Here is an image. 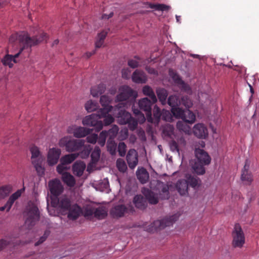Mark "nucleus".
Returning <instances> with one entry per match:
<instances>
[{
	"mask_svg": "<svg viewBox=\"0 0 259 259\" xmlns=\"http://www.w3.org/2000/svg\"><path fill=\"white\" fill-rule=\"evenodd\" d=\"M147 6V8H150L151 9H155L157 11H167L169 9V7L166 6L164 4H152L150 3H147L146 4Z\"/></svg>",
	"mask_w": 259,
	"mask_h": 259,
	"instance_id": "a19ab883",
	"label": "nucleus"
},
{
	"mask_svg": "<svg viewBox=\"0 0 259 259\" xmlns=\"http://www.w3.org/2000/svg\"><path fill=\"white\" fill-rule=\"evenodd\" d=\"M82 213V209L76 204H72L67 211V217L71 220H76Z\"/></svg>",
	"mask_w": 259,
	"mask_h": 259,
	"instance_id": "412c9836",
	"label": "nucleus"
},
{
	"mask_svg": "<svg viewBox=\"0 0 259 259\" xmlns=\"http://www.w3.org/2000/svg\"><path fill=\"white\" fill-rule=\"evenodd\" d=\"M181 105H183L187 109L192 107L193 104L191 99L187 96H183L181 100Z\"/></svg>",
	"mask_w": 259,
	"mask_h": 259,
	"instance_id": "603ef678",
	"label": "nucleus"
},
{
	"mask_svg": "<svg viewBox=\"0 0 259 259\" xmlns=\"http://www.w3.org/2000/svg\"><path fill=\"white\" fill-rule=\"evenodd\" d=\"M133 113L136 116H137L141 122H143L145 121L146 118L144 116V114H143L141 111L138 109H136L135 108H133Z\"/></svg>",
	"mask_w": 259,
	"mask_h": 259,
	"instance_id": "e2e57ef3",
	"label": "nucleus"
},
{
	"mask_svg": "<svg viewBox=\"0 0 259 259\" xmlns=\"http://www.w3.org/2000/svg\"><path fill=\"white\" fill-rule=\"evenodd\" d=\"M59 144L61 147H65L67 151L72 152L82 148L84 142L82 140H73L70 137H65L60 140Z\"/></svg>",
	"mask_w": 259,
	"mask_h": 259,
	"instance_id": "20e7f679",
	"label": "nucleus"
},
{
	"mask_svg": "<svg viewBox=\"0 0 259 259\" xmlns=\"http://www.w3.org/2000/svg\"><path fill=\"white\" fill-rule=\"evenodd\" d=\"M153 116H152V120L151 121L149 122L150 123H153L158 124L159 122L160 119L161 118L162 111L157 105H155L154 106L153 109Z\"/></svg>",
	"mask_w": 259,
	"mask_h": 259,
	"instance_id": "2f4dec72",
	"label": "nucleus"
},
{
	"mask_svg": "<svg viewBox=\"0 0 259 259\" xmlns=\"http://www.w3.org/2000/svg\"><path fill=\"white\" fill-rule=\"evenodd\" d=\"M93 130H95L94 127L91 130L83 127H77L73 129L72 133L75 137L79 138L88 136Z\"/></svg>",
	"mask_w": 259,
	"mask_h": 259,
	"instance_id": "b1692460",
	"label": "nucleus"
},
{
	"mask_svg": "<svg viewBox=\"0 0 259 259\" xmlns=\"http://www.w3.org/2000/svg\"><path fill=\"white\" fill-rule=\"evenodd\" d=\"M250 162L248 160H246L243 169L242 171L241 180L244 181L247 184H250L252 181V177L251 173L248 171Z\"/></svg>",
	"mask_w": 259,
	"mask_h": 259,
	"instance_id": "4be33fe9",
	"label": "nucleus"
},
{
	"mask_svg": "<svg viewBox=\"0 0 259 259\" xmlns=\"http://www.w3.org/2000/svg\"><path fill=\"white\" fill-rule=\"evenodd\" d=\"M52 204L54 207H57L63 214H66L72 205L70 198L66 195L61 196L59 198H52Z\"/></svg>",
	"mask_w": 259,
	"mask_h": 259,
	"instance_id": "6e6552de",
	"label": "nucleus"
},
{
	"mask_svg": "<svg viewBox=\"0 0 259 259\" xmlns=\"http://www.w3.org/2000/svg\"><path fill=\"white\" fill-rule=\"evenodd\" d=\"M118 130V127L117 125H114L111 129L107 131V135L109 137V138L114 139L116 137Z\"/></svg>",
	"mask_w": 259,
	"mask_h": 259,
	"instance_id": "bf43d9fd",
	"label": "nucleus"
},
{
	"mask_svg": "<svg viewBox=\"0 0 259 259\" xmlns=\"http://www.w3.org/2000/svg\"><path fill=\"white\" fill-rule=\"evenodd\" d=\"M98 104L92 100L88 101L85 104V109L89 112H91L96 110L98 108Z\"/></svg>",
	"mask_w": 259,
	"mask_h": 259,
	"instance_id": "09e8293b",
	"label": "nucleus"
},
{
	"mask_svg": "<svg viewBox=\"0 0 259 259\" xmlns=\"http://www.w3.org/2000/svg\"><path fill=\"white\" fill-rule=\"evenodd\" d=\"M30 152L32 154V163L34 165L36 170L37 171H39V170L42 169L41 165L42 162V158L40 156V151L38 147L35 146H32L30 148Z\"/></svg>",
	"mask_w": 259,
	"mask_h": 259,
	"instance_id": "ddd939ff",
	"label": "nucleus"
},
{
	"mask_svg": "<svg viewBox=\"0 0 259 259\" xmlns=\"http://www.w3.org/2000/svg\"><path fill=\"white\" fill-rule=\"evenodd\" d=\"M126 148V146L124 142H119L118 146V152L120 156L123 157L125 155Z\"/></svg>",
	"mask_w": 259,
	"mask_h": 259,
	"instance_id": "052dcab7",
	"label": "nucleus"
},
{
	"mask_svg": "<svg viewBox=\"0 0 259 259\" xmlns=\"http://www.w3.org/2000/svg\"><path fill=\"white\" fill-rule=\"evenodd\" d=\"M187 122L185 121H179L177 123V128L180 131H182L186 134H189L191 131L190 127L187 125Z\"/></svg>",
	"mask_w": 259,
	"mask_h": 259,
	"instance_id": "a18cd8bd",
	"label": "nucleus"
},
{
	"mask_svg": "<svg viewBox=\"0 0 259 259\" xmlns=\"http://www.w3.org/2000/svg\"><path fill=\"white\" fill-rule=\"evenodd\" d=\"M102 118H104V124L106 125L111 124L114 120L113 116L109 114V113L103 114L98 111L97 113L85 116L83 119L82 123L84 125L94 127L95 130L98 132L103 128V122L100 120Z\"/></svg>",
	"mask_w": 259,
	"mask_h": 259,
	"instance_id": "f03ea898",
	"label": "nucleus"
},
{
	"mask_svg": "<svg viewBox=\"0 0 259 259\" xmlns=\"http://www.w3.org/2000/svg\"><path fill=\"white\" fill-rule=\"evenodd\" d=\"M136 174L138 179L142 184H145L149 179V173L144 167L138 168Z\"/></svg>",
	"mask_w": 259,
	"mask_h": 259,
	"instance_id": "bb28decb",
	"label": "nucleus"
},
{
	"mask_svg": "<svg viewBox=\"0 0 259 259\" xmlns=\"http://www.w3.org/2000/svg\"><path fill=\"white\" fill-rule=\"evenodd\" d=\"M206 164L202 163V162L196 161L192 166V168L195 172L198 175H203L205 173V170L204 167Z\"/></svg>",
	"mask_w": 259,
	"mask_h": 259,
	"instance_id": "58836bf2",
	"label": "nucleus"
},
{
	"mask_svg": "<svg viewBox=\"0 0 259 259\" xmlns=\"http://www.w3.org/2000/svg\"><path fill=\"white\" fill-rule=\"evenodd\" d=\"M107 148L111 155H114L116 154V144L114 139L109 138L107 142Z\"/></svg>",
	"mask_w": 259,
	"mask_h": 259,
	"instance_id": "c03bdc74",
	"label": "nucleus"
},
{
	"mask_svg": "<svg viewBox=\"0 0 259 259\" xmlns=\"http://www.w3.org/2000/svg\"><path fill=\"white\" fill-rule=\"evenodd\" d=\"M143 194L145 196L150 204H156L158 202V200L155 194L149 189H144L142 191Z\"/></svg>",
	"mask_w": 259,
	"mask_h": 259,
	"instance_id": "c756f323",
	"label": "nucleus"
},
{
	"mask_svg": "<svg viewBox=\"0 0 259 259\" xmlns=\"http://www.w3.org/2000/svg\"><path fill=\"white\" fill-rule=\"evenodd\" d=\"M98 139V135L96 134L88 135L86 138L87 142L91 144H95Z\"/></svg>",
	"mask_w": 259,
	"mask_h": 259,
	"instance_id": "69168bd1",
	"label": "nucleus"
},
{
	"mask_svg": "<svg viewBox=\"0 0 259 259\" xmlns=\"http://www.w3.org/2000/svg\"><path fill=\"white\" fill-rule=\"evenodd\" d=\"M180 215L175 213L172 215L166 217L161 220L155 221L151 224V229L150 231L153 232L157 230L164 229L166 227L172 225L178 220Z\"/></svg>",
	"mask_w": 259,
	"mask_h": 259,
	"instance_id": "0eeeda50",
	"label": "nucleus"
},
{
	"mask_svg": "<svg viewBox=\"0 0 259 259\" xmlns=\"http://www.w3.org/2000/svg\"><path fill=\"white\" fill-rule=\"evenodd\" d=\"M134 211V208L131 205L118 204L111 208L110 214L113 218H118L122 217L126 213H133Z\"/></svg>",
	"mask_w": 259,
	"mask_h": 259,
	"instance_id": "1a4fd4ad",
	"label": "nucleus"
},
{
	"mask_svg": "<svg viewBox=\"0 0 259 259\" xmlns=\"http://www.w3.org/2000/svg\"><path fill=\"white\" fill-rule=\"evenodd\" d=\"M48 186L51 194L54 198H58V197L63 192L64 188L60 181L58 179H54L49 182Z\"/></svg>",
	"mask_w": 259,
	"mask_h": 259,
	"instance_id": "f8f14e48",
	"label": "nucleus"
},
{
	"mask_svg": "<svg viewBox=\"0 0 259 259\" xmlns=\"http://www.w3.org/2000/svg\"><path fill=\"white\" fill-rule=\"evenodd\" d=\"M61 150L53 148L50 149L47 157V161L49 165H54L57 163L61 155Z\"/></svg>",
	"mask_w": 259,
	"mask_h": 259,
	"instance_id": "2eb2a0df",
	"label": "nucleus"
},
{
	"mask_svg": "<svg viewBox=\"0 0 259 259\" xmlns=\"http://www.w3.org/2000/svg\"><path fill=\"white\" fill-rule=\"evenodd\" d=\"M91 150L92 148H91L90 146H85L81 152L76 154H78V156H79L80 158L85 159L89 157L91 153Z\"/></svg>",
	"mask_w": 259,
	"mask_h": 259,
	"instance_id": "3c124183",
	"label": "nucleus"
},
{
	"mask_svg": "<svg viewBox=\"0 0 259 259\" xmlns=\"http://www.w3.org/2000/svg\"><path fill=\"white\" fill-rule=\"evenodd\" d=\"M24 190L25 188L23 187L22 189L18 190L16 192L11 195L5 205L0 207V211H3L6 210L7 211H9L11 208L14 202L21 196L22 193L24 191Z\"/></svg>",
	"mask_w": 259,
	"mask_h": 259,
	"instance_id": "4468645a",
	"label": "nucleus"
},
{
	"mask_svg": "<svg viewBox=\"0 0 259 259\" xmlns=\"http://www.w3.org/2000/svg\"><path fill=\"white\" fill-rule=\"evenodd\" d=\"M174 133V127L172 125L166 123L162 126V134L165 137H170Z\"/></svg>",
	"mask_w": 259,
	"mask_h": 259,
	"instance_id": "37998d69",
	"label": "nucleus"
},
{
	"mask_svg": "<svg viewBox=\"0 0 259 259\" xmlns=\"http://www.w3.org/2000/svg\"><path fill=\"white\" fill-rule=\"evenodd\" d=\"M100 148L98 147H96L91 155L93 162H96L98 161L100 156Z\"/></svg>",
	"mask_w": 259,
	"mask_h": 259,
	"instance_id": "864d4df0",
	"label": "nucleus"
},
{
	"mask_svg": "<svg viewBox=\"0 0 259 259\" xmlns=\"http://www.w3.org/2000/svg\"><path fill=\"white\" fill-rule=\"evenodd\" d=\"M17 244V241L14 242V240L10 238L2 239L0 240V251L9 245L15 246Z\"/></svg>",
	"mask_w": 259,
	"mask_h": 259,
	"instance_id": "49530a36",
	"label": "nucleus"
},
{
	"mask_svg": "<svg viewBox=\"0 0 259 259\" xmlns=\"http://www.w3.org/2000/svg\"><path fill=\"white\" fill-rule=\"evenodd\" d=\"M187 182L188 183V186L195 188L199 185V182H200L199 179L197 177L189 175L186 177Z\"/></svg>",
	"mask_w": 259,
	"mask_h": 259,
	"instance_id": "4c0bfd02",
	"label": "nucleus"
},
{
	"mask_svg": "<svg viewBox=\"0 0 259 259\" xmlns=\"http://www.w3.org/2000/svg\"><path fill=\"white\" fill-rule=\"evenodd\" d=\"M120 93L117 95L116 100L118 101H124L130 98H136L137 93L127 85H123L119 89Z\"/></svg>",
	"mask_w": 259,
	"mask_h": 259,
	"instance_id": "9b49d317",
	"label": "nucleus"
},
{
	"mask_svg": "<svg viewBox=\"0 0 259 259\" xmlns=\"http://www.w3.org/2000/svg\"><path fill=\"white\" fill-rule=\"evenodd\" d=\"M116 166L118 170L121 172H124L127 169V166L125 161L121 158H119L116 161Z\"/></svg>",
	"mask_w": 259,
	"mask_h": 259,
	"instance_id": "5fc2aeb1",
	"label": "nucleus"
},
{
	"mask_svg": "<svg viewBox=\"0 0 259 259\" xmlns=\"http://www.w3.org/2000/svg\"><path fill=\"white\" fill-rule=\"evenodd\" d=\"M77 157L78 154L76 153L65 155L61 158L60 162H62L63 164H65L66 165L68 164L73 162Z\"/></svg>",
	"mask_w": 259,
	"mask_h": 259,
	"instance_id": "ea45409f",
	"label": "nucleus"
},
{
	"mask_svg": "<svg viewBox=\"0 0 259 259\" xmlns=\"http://www.w3.org/2000/svg\"><path fill=\"white\" fill-rule=\"evenodd\" d=\"M232 245L234 248H241L245 243V238L241 226L236 224L232 232Z\"/></svg>",
	"mask_w": 259,
	"mask_h": 259,
	"instance_id": "423d86ee",
	"label": "nucleus"
},
{
	"mask_svg": "<svg viewBox=\"0 0 259 259\" xmlns=\"http://www.w3.org/2000/svg\"><path fill=\"white\" fill-rule=\"evenodd\" d=\"M176 188L181 195H186L188 194V185L185 179L178 181L176 184Z\"/></svg>",
	"mask_w": 259,
	"mask_h": 259,
	"instance_id": "393cba45",
	"label": "nucleus"
},
{
	"mask_svg": "<svg viewBox=\"0 0 259 259\" xmlns=\"http://www.w3.org/2000/svg\"><path fill=\"white\" fill-rule=\"evenodd\" d=\"M85 164L81 161H76L72 166V171L74 175L77 177L82 175L85 168Z\"/></svg>",
	"mask_w": 259,
	"mask_h": 259,
	"instance_id": "a878e982",
	"label": "nucleus"
},
{
	"mask_svg": "<svg viewBox=\"0 0 259 259\" xmlns=\"http://www.w3.org/2000/svg\"><path fill=\"white\" fill-rule=\"evenodd\" d=\"M106 90V85L101 83L98 85L93 87L91 89V94L94 97H97L102 95Z\"/></svg>",
	"mask_w": 259,
	"mask_h": 259,
	"instance_id": "7c9ffc66",
	"label": "nucleus"
},
{
	"mask_svg": "<svg viewBox=\"0 0 259 259\" xmlns=\"http://www.w3.org/2000/svg\"><path fill=\"white\" fill-rule=\"evenodd\" d=\"M95 206L94 204H87L83 207L82 214L84 217H92L94 215Z\"/></svg>",
	"mask_w": 259,
	"mask_h": 259,
	"instance_id": "e433bc0d",
	"label": "nucleus"
},
{
	"mask_svg": "<svg viewBox=\"0 0 259 259\" xmlns=\"http://www.w3.org/2000/svg\"><path fill=\"white\" fill-rule=\"evenodd\" d=\"M111 100L112 99L108 96H101L100 102L103 108L100 109L98 111L103 114L109 113L113 109V107L109 105Z\"/></svg>",
	"mask_w": 259,
	"mask_h": 259,
	"instance_id": "dca6fc26",
	"label": "nucleus"
},
{
	"mask_svg": "<svg viewBox=\"0 0 259 259\" xmlns=\"http://www.w3.org/2000/svg\"><path fill=\"white\" fill-rule=\"evenodd\" d=\"M169 75L172 78L175 83L177 84L182 90L185 92H188L190 90V88L189 85L186 83L177 73L172 70H169Z\"/></svg>",
	"mask_w": 259,
	"mask_h": 259,
	"instance_id": "a211bd4d",
	"label": "nucleus"
},
{
	"mask_svg": "<svg viewBox=\"0 0 259 259\" xmlns=\"http://www.w3.org/2000/svg\"><path fill=\"white\" fill-rule=\"evenodd\" d=\"M167 102L168 105L171 107V108L179 106L181 105L180 99L179 97L176 95L170 96L168 98Z\"/></svg>",
	"mask_w": 259,
	"mask_h": 259,
	"instance_id": "79ce46f5",
	"label": "nucleus"
},
{
	"mask_svg": "<svg viewBox=\"0 0 259 259\" xmlns=\"http://www.w3.org/2000/svg\"><path fill=\"white\" fill-rule=\"evenodd\" d=\"M135 206L140 209H144L147 207V201L141 195L135 196L133 199Z\"/></svg>",
	"mask_w": 259,
	"mask_h": 259,
	"instance_id": "cd10ccee",
	"label": "nucleus"
},
{
	"mask_svg": "<svg viewBox=\"0 0 259 259\" xmlns=\"http://www.w3.org/2000/svg\"><path fill=\"white\" fill-rule=\"evenodd\" d=\"M66 169H67V167L66 166V164H63L62 162H60V164L58 165V166H57V172L59 174H61L62 175V174L64 172H65L64 171Z\"/></svg>",
	"mask_w": 259,
	"mask_h": 259,
	"instance_id": "338daca9",
	"label": "nucleus"
},
{
	"mask_svg": "<svg viewBox=\"0 0 259 259\" xmlns=\"http://www.w3.org/2000/svg\"><path fill=\"white\" fill-rule=\"evenodd\" d=\"M108 33V31L103 30L98 36V38L104 40Z\"/></svg>",
	"mask_w": 259,
	"mask_h": 259,
	"instance_id": "774afa93",
	"label": "nucleus"
},
{
	"mask_svg": "<svg viewBox=\"0 0 259 259\" xmlns=\"http://www.w3.org/2000/svg\"><path fill=\"white\" fill-rule=\"evenodd\" d=\"M169 148L172 152L180 154V146L178 143L174 140H171L169 143Z\"/></svg>",
	"mask_w": 259,
	"mask_h": 259,
	"instance_id": "13d9d810",
	"label": "nucleus"
},
{
	"mask_svg": "<svg viewBox=\"0 0 259 259\" xmlns=\"http://www.w3.org/2000/svg\"><path fill=\"white\" fill-rule=\"evenodd\" d=\"M155 103H153L152 100L145 97L139 100L138 105L141 110L144 111L146 113L148 121H151L152 119V106Z\"/></svg>",
	"mask_w": 259,
	"mask_h": 259,
	"instance_id": "9d476101",
	"label": "nucleus"
},
{
	"mask_svg": "<svg viewBox=\"0 0 259 259\" xmlns=\"http://www.w3.org/2000/svg\"><path fill=\"white\" fill-rule=\"evenodd\" d=\"M194 135L199 139H205L208 136L207 127L202 123H198L194 125L193 129Z\"/></svg>",
	"mask_w": 259,
	"mask_h": 259,
	"instance_id": "6ab92c4d",
	"label": "nucleus"
},
{
	"mask_svg": "<svg viewBox=\"0 0 259 259\" xmlns=\"http://www.w3.org/2000/svg\"><path fill=\"white\" fill-rule=\"evenodd\" d=\"M142 92L145 96L149 97L153 103H156L157 98L152 89L149 85H145L142 89Z\"/></svg>",
	"mask_w": 259,
	"mask_h": 259,
	"instance_id": "72a5a7b5",
	"label": "nucleus"
},
{
	"mask_svg": "<svg viewBox=\"0 0 259 259\" xmlns=\"http://www.w3.org/2000/svg\"><path fill=\"white\" fill-rule=\"evenodd\" d=\"M195 154L196 161L205 164H209L210 163L211 158L208 153L204 150L196 148L195 151Z\"/></svg>",
	"mask_w": 259,
	"mask_h": 259,
	"instance_id": "aec40b11",
	"label": "nucleus"
},
{
	"mask_svg": "<svg viewBox=\"0 0 259 259\" xmlns=\"http://www.w3.org/2000/svg\"><path fill=\"white\" fill-rule=\"evenodd\" d=\"M132 80L137 83H145L147 81V77L145 73L141 70H136L132 75Z\"/></svg>",
	"mask_w": 259,
	"mask_h": 259,
	"instance_id": "5701e85b",
	"label": "nucleus"
},
{
	"mask_svg": "<svg viewBox=\"0 0 259 259\" xmlns=\"http://www.w3.org/2000/svg\"><path fill=\"white\" fill-rule=\"evenodd\" d=\"M62 180L64 184L70 187H74L75 184L74 177L69 172H64L62 175Z\"/></svg>",
	"mask_w": 259,
	"mask_h": 259,
	"instance_id": "c85d7f7f",
	"label": "nucleus"
},
{
	"mask_svg": "<svg viewBox=\"0 0 259 259\" xmlns=\"http://www.w3.org/2000/svg\"><path fill=\"white\" fill-rule=\"evenodd\" d=\"M135 59H130L128 61V65L132 68H135L139 66V61L141 59L138 56H135Z\"/></svg>",
	"mask_w": 259,
	"mask_h": 259,
	"instance_id": "680f3d73",
	"label": "nucleus"
},
{
	"mask_svg": "<svg viewBox=\"0 0 259 259\" xmlns=\"http://www.w3.org/2000/svg\"><path fill=\"white\" fill-rule=\"evenodd\" d=\"M107 137L109 136L107 135V132L106 131H103L100 134L98 142L101 146L102 147L105 145Z\"/></svg>",
	"mask_w": 259,
	"mask_h": 259,
	"instance_id": "4d7b16f0",
	"label": "nucleus"
},
{
	"mask_svg": "<svg viewBox=\"0 0 259 259\" xmlns=\"http://www.w3.org/2000/svg\"><path fill=\"white\" fill-rule=\"evenodd\" d=\"M161 119L165 121H169L172 119V116L170 112L164 109L162 110Z\"/></svg>",
	"mask_w": 259,
	"mask_h": 259,
	"instance_id": "0e129e2a",
	"label": "nucleus"
},
{
	"mask_svg": "<svg viewBox=\"0 0 259 259\" xmlns=\"http://www.w3.org/2000/svg\"><path fill=\"white\" fill-rule=\"evenodd\" d=\"M185 110L179 107V106L171 108V112L176 118L183 119Z\"/></svg>",
	"mask_w": 259,
	"mask_h": 259,
	"instance_id": "de8ad7c7",
	"label": "nucleus"
},
{
	"mask_svg": "<svg viewBox=\"0 0 259 259\" xmlns=\"http://www.w3.org/2000/svg\"><path fill=\"white\" fill-rule=\"evenodd\" d=\"M169 188L166 185H163L161 191L160 192V196L162 199H168L169 197Z\"/></svg>",
	"mask_w": 259,
	"mask_h": 259,
	"instance_id": "6e6d98bb",
	"label": "nucleus"
},
{
	"mask_svg": "<svg viewBox=\"0 0 259 259\" xmlns=\"http://www.w3.org/2000/svg\"><path fill=\"white\" fill-rule=\"evenodd\" d=\"M183 120L188 123H193L196 119V116L195 114L191 111L189 109L185 110L184 116L183 117Z\"/></svg>",
	"mask_w": 259,
	"mask_h": 259,
	"instance_id": "c9c22d12",
	"label": "nucleus"
},
{
	"mask_svg": "<svg viewBox=\"0 0 259 259\" xmlns=\"http://www.w3.org/2000/svg\"><path fill=\"white\" fill-rule=\"evenodd\" d=\"M11 190L12 187L10 185H6L0 187V199L9 195Z\"/></svg>",
	"mask_w": 259,
	"mask_h": 259,
	"instance_id": "8fccbe9b",
	"label": "nucleus"
},
{
	"mask_svg": "<svg viewBox=\"0 0 259 259\" xmlns=\"http://www.w3.org/2000/svg\"><path fill=\"white\" fill-rule=\"evenodd\" d=\"M47 38V33L44 32H39L38 35L32 37L27 32L24 31L12 34L9 42L11 44H14V45H19V51L14 55H6L2 60L3 64L12 67L13 64L17 62L16 58L24 50L30 49L32 46L46 40Z\"/></svg>",
	"mask_w": 259,
	"mask_h": 259,
	"instance_id": "f257e3e1",
	"label": "nucleus"
},
{
	"mask_svg": "<svg viewBox=\"0 0 259 259\" xmlns=\"http://www.w3.org/2000/svg\"><path fill=\"white\" fill-rule=\"evenodd\" d=\"M156 93L161 104L165 105L167 102L166 99L168 95L167 91L163 88H158L156 90Z\"/></svg>",
	"mask_w": 259,
	"mask_h": 259,
	"instance_id": "f704fd0d",
	"label": "nucleus"
},
{
	"mask_svg": "<svg viewBox=\"0 0 259 259\" xmlns=\"http://www.w3.org/2000/svg\"><path fill=\"white\" fill-rule=\"evenodd\" d=\"M124 106L125 104L121 102L117 104L115 107V110L117 109L118 110L117 117L119 118L120 123L121 124L127 123L130 124L133 122V129H135L137 126V122L135 121L130 113L123 109Z\"/></svg>",
	"mask_w": 259,
	"mask_h": 259,
	"instance_id": "7ed1b4c3",
	"label": "nucleus"
},
{
	"mask_svg": "<svg viewBox=\"0 0 259 259\" xmlns=\"http://www.w3.org/2000/svg\"><path fill=\"white\" fill-rule=\"evenodd\" d=\"M94 217L101 220L105 218L107 215V209L105 206H99L95 208Z\"/></svg>",
	"mask_w": 259,
	"mask_h": 259,
	"instance_id": "473e14b6",
	"label": "nucleus"
},
{
	"mask_svg": "<svg viewBox=\"0 0 259 259\" xmlns=\"http://www.w3.org/2000/svg\"><path fill=\"white\" fill-rule=\"evenodd\" d=\"M126 161L131 169H134L138 163V154L134 149H130L126 155Z\"/></svg>",
	"mask_w": 259,
	"mask_h": 259,
	"instance_id": "f3484780",
	"label": "nucleus"
},
{
	"mask_svg": "<svg viewBox=\"0 0 259 259\" xmlns=\"http://www.w3.org/2000/svg\"><path fill=\"white\" fill-rule=\"evenodd\" d=\"M27 218L25 221V224L29 229L32 228L40 218L38 207L33 203L29 204L26 208Z\"/></svg>",
	"mask_w": 259,
	"mask_h": 259,
	"instance_id": "39448f33",
	"label": "nucleus"
}]
</instances>
